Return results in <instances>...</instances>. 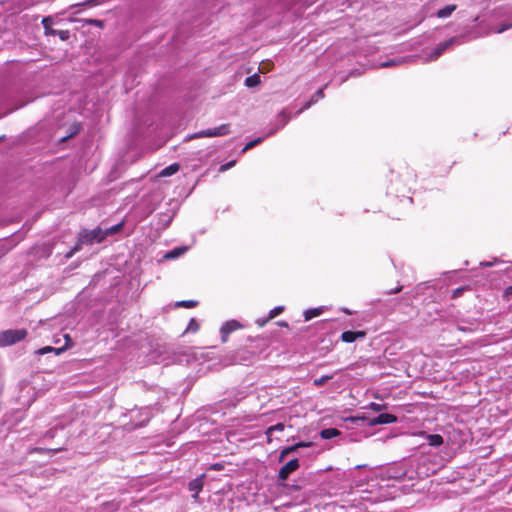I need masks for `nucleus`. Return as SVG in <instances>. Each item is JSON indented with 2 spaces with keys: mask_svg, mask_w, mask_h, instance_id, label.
Here are the masks:
<instances>
[{
  "mask_svg": "<svg viewBox=\"0 0 512 512\" xmlns=\"http://www.w3.org/2000/svg\"><path fill=\"white\" fill-rule=\"evenodd\" d=\"M122 227H123V222L110 227L106 231H103V233H107V236L111 235V234H115V233H118L122 229Z\"/></svg>",
  "mask_w": 512,
  "mask_h": 512,
  "instance_id": "obj_25",
  "label": "nucleus"
},
{
  "mask_svg": "<svg viewBox=\"0 0 512 512\" xmlns=\"http://www.w3.org/2000/svg\"><path fill=\"white\" fill-rule=\"evenodd\" d=\"M213 469L215 470H221L223 468V465L222 464H219V463H216L212 466Z\"/></svg>",
  "mask_w": 512,
  "mask_h": 512,
  "instance_id": "obj_44",
  "label": "nucleus"
},
{
  "mask_svg": "<svg viewBox=\"0 0 512 512\" xmlns=\"http://www.w3.org/2000/svg\"><path fill=\"white\" fill-rule=\"evenodd\" d=\"M504 295L507 297V298H510L512 296V285L507 287L505 289V292H504Z\"/></svg>",
  "mask_w": 512,
  "mask_h": 512,
  "instance_id": "obj_39",
  "label": "nucleus"
},
{
  "mask_svg": "<svg viewBox=\"0 0 512 512\" xmlns=\"http://www.w3.org/2000/svg\"><path fill=\"white\" fill-rule=\"evenodd\" d=\"M397 421V417L393 414L389 413H382L378 416L369 419L368 425L369 426H375V425H382V424H391L395 423Z\"/></svg>",
  "mask_w": 512,
  "mask_h": 512,
  "instance_id": "obj_7",
  "label": "nucleus"
},
{
  "mask_svg": "<svg viewBox=\"0 0 512 512\" xmlns=\"http://www.w3.org/2000/svg\"><path fill=\"white\" fill-rule=\"evenodd\" d=\"M72 128H73V131L69 135L63 137L61 139L62 141H66L67 139H69V138L73 137L74 135H76L77 133H79V131L81 129V126H80L79 123H76V124L73 125Z\"/></svg>",
  "mask_w": 512,
  "mask_h": 512,
  "instance_id": "obj_29",
  "label": "nucleus"
},
{
  "mask_svg": "<svg viewBox=\"0 0 512 512\" xmlns=\"http://www.w3.org/2000/svg\"><path fill=\"white\" fill-rule=\"evenodd\" d=\"M85 22L89 25H93L98 28H103L105 25L103 20H98V19H86Z\"/></svg>",
  "mask_w": 512,
  "mask_h": 512,
  "instance_id": "obj_28",
  "label": "nucleus"
},
{
  "mask_svg": "<svg viewBox=\"0 0 512 512\" xmlns=\"http://www.w3.org/2000/svg\"><path fill=\"white\" fill-rule=\"evenodd\" d=\"M468 289H469V287H468V286L459 287V288L454 289V290L452 291V295H451L452 299H456V298H458L459 296H461V295H462V293H463L464 291H466V290H468Z\"/></svg>",
  "mask_w": 512,
  "mask_h": 512,
  "instance_id": "obj_27",
  "label": "nucleus"
},
{
  "mask_svg": "<svg viewBox=\"0 0 512 512\" xmlns=\"http://www.w3.org/2000/svg\"><path fill=\"white\" fill-rule=\"evenodd\" d=\"M325 97V94H324V88H320L318 89L315 94L312 96V98L305 103L304 107L299 111H303L305 109H308L310 108L313 104H315L319 99H323Z\"/></svg>",
  "mask_w": 512,
  "mask_h": 512,
  "instance_id": "obj_12",
  "label": "nucleus"
},
{
  "mask_svg": "<svg viewBox=\"0 0 512 512\" xmlns=\"http://www.w3.org/2000/svg\"><path fill=\"white\" fill-rule=\"evenodd\" d=\"M277 325L282 326V327H288V323L285 321H278Z\"/></svg>",
  "mask_w": 512,
  "mask_h": 512,
  "instance_id": "obj_45",
  "label": "nucleus"
},
{
  "mask_svg": "<svg viewBox=\"0 0 512 512\" xmlns=\"http://www.w3.org/2000/svg\"><path fill=\"white\" fill-rule=\"evenodd\" d=\"M234 164H235V161H230V162L222 165L220 167V171H225V170L229 169L230 167H232Z\"/></svg>",
  "mask_w": 512,
  "mask_h": 512,
  "instance_id": "obj_38",
  "label": "nucleus"
},
{
  "mask_svg": "<svg viewBox=\"0 0 512 512\" xmlns=\"http://www.w3.org/2000/svg\"><path fill=\"white\" fill-rule=\"evenodd\" d=\"M296 450H297V446H295V445H292V446L284 448L280 452L279 460L283 461L286 456H288L289 454L295 452Z\"/></svg>",
  "mask_w": 512,
  "mask_h": 512,
  "instance_id": "obj_22",
  "label": "nucleus"
},
{
  "mask_svg": "<svg viewBox=\"0 0 512 512\" xmlns=\"http://www.w3.org/2000/svg\"><path fill=\"white\" fill-rule=\"evenodd\" d=\"M188 251L187 246H178L173 248L172 250L166 252L163 256L164 260H174Z\"/></svg>",
  "mask_w": 512,
  "mask_h": 512,
  "instance_id": "obj_11",
  "label": "nucleus"
},
{
  "mask_svg": "<svg viewBox=\"0 0 512 512\" xmlns=\"http://www.w3.org/2000/svg\"><path fill=\"white\" fill-rule=\"evenodd\" d=\"M198 329H199L198 322L194 318H192L188 323L186 331L196 332V331H198Z\"/></svg>",
  "mask_w": 512,
  "mask_h": 512,
  "instance_id": "obj_26",
  "label": "nucleus"
},
{
  "mask_svg": "<svg viewBox=\"0 0 512 512\" xmlns=\"http://www.w3.org/2000/svg\"><path fill=\"white\" fill-rule=\"evenodd\" d=\"M272 67H273V63L271 61L262 62L260 72L267 73L272 69Z\"/></svg>",
  "mask_w": 512,
  "mask_h": 512,
  "instance_id": "obj_32",
  "label": "nucleus"
},
{
  "mask_svg": "<svg viewBox=\"0 0 512 512\" xmlns=\"http://www.w3.org/2000/svg\"><path fill=\"white\" fill-rule=\"evenodd\" d=\"M333 378V375H323L320 378L314 379L313 384L316 387H320L324 385L327 381L331 380Z\"/></svg>",
  "mask_w": 512,
  "mask_h": 512,
  "instance_id": "obj_23",
  "label": "nucleus"
},
{
  "mask_svg": "<svg viewBox=\"0 0 512 512\" xmlns=\"http://www.w3.org/2000/svg\"><path fill=\"white\" fill-rule=\"evenodd\" d=\"M510 28H512V23L503 24V25H501V27H499L495 32H496V33H502V32H504L505 30L510 29Z\"/></svg>",
  "mask_w": 512,
  "mask_h": 512,
  "instance_id": "obj_36",
  "label": "nucleus"
},
{
  "mask_svg": "<svg viewBox=\"0 0 512 512\" xmlns=\"http://www.w3.org/2000/svg\"><path fill=\"white\" fill-rule=\"evenodd\" d=\"M64 348H54L52 346H45L43 348H40L36 351L38 355H44L47 353L54 352L56 355H59L63 352Z\"/></svg>",
  "mask_w": 512,
  "mask_h": 512,
  "instance_id": "obj_18",
  "label": "nucleus"
},
{
  "mask_svg": "<svg viewBox=\"0 0 512 512\" xmlns=\"http://www.w3.org/2000/svg\"><path fill=\"white\" fill-rule=\"evenodd\" d=\"M454 42V38H450L444 42H441L436 45L433 52L429 56L430 60L438 59L444 51H446Z\"/></svg>",
  "mask_w": 512,
  "mask_h": 512,
  "instance_id": "obj_8",
  "label": "nucleus"
},
{
  "mask_svg": "<svg viewBox=\"0 0 512 512\" xmlns=\"http://www.w3.org/2000/svg\"><path fill=\"white\" fill-rule=\"evenodd\" d=\"M402 286L401 285H398L397 287H392L391 289H389L387 291V294H396V293H399L401 290H402Z\"/></svg>",
  "mask_w": 512,
  "mask_h": 512,
  "instance_id": "obj_37",
  "label": "nucleus"
},
{
  "mask_svg": "<svg viewBox=\"0 0 512 512\" xmlns=\"http://www.w3.org/2000/svg\"><path fill=\"white\" fill-rule=\"evenodd\" d=\"M281 117H283V123L286 124L289 120L288 116L285 114V112H282L280 114Z\"/></svg>",
  "mask_w": 512,
  "mask_h": 512,
  "instance_id": "obj_42",
  "label": "nucleus"
},
{
  "mask_svg": "<svg viewBox=\"0 0 512 512\" xmlns=\"http://www.w3.org/2000/svg\"><path fill=\"white\" fill-rule=\"evenodd\" d=\"M79 236L81 237V242L92 244L94 242H102L107 237V233H103L102 229L97 227L93 230L84 229L79 233Z\"/></svg>",
  "mask_w": 512,
  "mask_h": 512,
  "instance_id": "obj_2",
  "label": "nucleus"
},
{
  "mask_svg": "<svg viewBox=\"0 0 512 512\" xmlns=\"http://www.w3.org/2000/svg\"><path fill=\"white\" fill-rule=\"evenodd\" d=\"M295 446H297V449L300 448V447H309V446H311V443H309V442H299V443H296Z\"/></svg>",
  "mask_w": 512,
  "mask_h": 512,
  "instance_id": "obj_40",
  "label": "nucleus"
},
{
  "mask_svg": "<svg viewBox=\"0 0 512 512\" xmlns=\"http://www.w3.org/2000/svg\"><path fill=\"white\" fill-rule=\"evenodd\" d=\"M93 4H97V0H87L86 2L83 3V5H93Z\"/></svg>",
  "mask_w": 512,
  "mask_h": 512,
  "instance_id": "obj_43",
  "label": "nucleus"
},
{
  "mask_svg": "<svg viewBox=\"0 0 512 512\" xmlns=\"http://www.w3.org/2000/svg\"><path fill=\"white\" fill-rule=\"evenodd\" d=\"M198 304L195 300H184L177 303V306L185 307V308H194Z\"/></svg>",
  "mask_w": 512,
  "mask_h": 512,
  "instance_id": "obj_24",
  "label": "nucleus"
},
{
  "mask_svg": "<svg viewBox=\"0 0 512 512\" xmlns=\"http://www.w3.org/2000/svg\"><path fill=\"white\" fill-rule=\"evenodd\" d=\"M370 408L373 410V411H381L382 409L385 408V405H382V404H378V403H371L370 404Z\"/></svg>",
  "mask_w": 512,
  "mask_h": 512,
  "instance_id": "obj_35",
  "label": "nucleus"
},
{
  "mask_svg": "<svg viewBox=\"0 0 512 512\" xmlns=\"http://www.w3.org/2000/svg\"><path fill=\"white\" fill-rule=\"evenodd\" d=\"M456 8L457 6L455 4L447 5L444 8L437 11V17L447 18L456 10Z\"/></svg>",
  "mask_w": 512,
  "mask_h": 512,
  "instance_id": "obj_15",
  "label": "nucleus"
},
{
  "mask_svg": "<svg viewBox=\"0 0 512 512\" xmlns=\"http://www.w3.org/2000/svg\"><path fill=\"white\" fill-rule=\"evenodd\" d=\"M261 82L259 74L255 73L245 79V85L249 88L256 87Z\"/></svg>",
  "mask_w": 512,
  "mask_h": 512,
  "instance_id": "obj_19",
  "label": "nucleus"
},
{
  "mask_svg": "<svg viewBox=\"0 0 512 512\" xmlns=\"http://www.w3.org/2000/svg\"><path fill=\"white\" fill-rule=\"evenodd\" d=\"M403 213L391 212L390 216L395 219H400Z\"/></svg>",
  "mask_w": 512,
  "mask_h": 512,
  "instance_id": "obj_41",
  "label": "nucleus"
},
{
  "mask_svg": "<svg viewBox=\"0 0 512 512\" xmlns=\"http://www.w3.org/2000/svg\"><path fill=\"white\" fill-rule=\"evenodd\" d=\"M241 327L242 325L237 320H230L225 322L220 329L222 342H226L228 340L229 334L240 329Z\"/></svg>",
  "mask_w": 512,
  "mask_h": 512,
  "instance_id": "obj_6",
  "label": "nucleus"
},
{
  "mask_svg": "<svg viewBox=\"0 0 512 512\" xmlns=\"http://www.w3.org/2000/svg\"><path fill=\"white\" fill-rule=\"evenodd\" d=\"M229 124H222L215 128H210L206 130L199 131L195 133L191 138H203V137H218V136H225L229 134L230 129Z\"/></svg>",
  "mask_w": 512,
  "mask_h": 512,
  "instance_id": "obj_3",
  "label": "nucleus"
},
{
  "mask_svg": "<svg viewBox=\"0 0 512 512\" xmlns=\"http://www.w3.org/2000/svg\"><path fill=\"white\" fill-rule=\"evenodd\" d=\"M282 311H283V307H281V306L280 307H275L273 310L270 311L269 319L274 318L275 316H277Z\"/></svg>",
  "mask_w": 512,
  "mask_h": 512,
  "instance_id": "obj_34",
  "label": "nucleus"
},
{
  "mask_svg": "<svg viewBox=\"0 0 512 512\" xmlns=\"http://www.w3.org/2000/svg\"><path fill=\"white\" fill-rule=\"evenodd\" d=\"M180 169V165L178 163H173L169 166H167L166 168H164L163 170H161V172L159 173V176L160 177H168V176H171L175 173H177Z\"/></svg>",
  "mask_w": 512,
  "mask_h": 512,
  "instance_id": "obj_14",
  "label": "nucleus"
},
{
  "mask_svg": "<svg viewBox=\"0 0 512 512\" xmlns=\"http://www.w3.org/2000/svg\"><path fill=\"white\" fill-rule=\"evenodd\" d=\"M299 460L297 458L291 459L288 461L278 473V478L282 481L288 479L289 475L296 471L299 468Z\"/></svg>",
  "mask_w": 512,
  "mask_h": 512,
  "instance_id": "obj_5",
  "label": "nucleus"
},
{
  "mask_svg": "<svg viewBox=\"0 0 512 512\" xmlns=\"http://www.w3.org/2000/svg\"><path fill=\"white\" fill-rule=\"evenodd\" d=\"M28 332L26 329L5 330L0 332V347L10 346L24 340Z\"/></svg>",
  "mask_w": 512,
  "mask_h": 512,
  "instance_id": "obj_1",
  "label": "nucleus"
},
{
  "mask_svg": "<svg viewBox=\"0 0 512 512\" xmlns=\"http://www.w3.org/2000/svg\"><path fill=\"white\" fill-rule=\"evenodd\" d=\"M366 336L365 331H344L341 334V340L346 343H352L357 339H362Z\"/></svg>",
  "mask_w": 512,
  "mask_h": 512,
  "instance_id": "obj_9",
  "label": "nucleus"
},
{
  "mask_svg": "<svg viewBox=\"0 0 512 512\" xmlns=\"http://www.w3.org/2000/svg\"><path fill=\"white\" fill-rule=\"evenodd\" d=\"M425 437L428 444L433 447H439L444 442L443 437L439 434H427Z\"/></svg>",
  "mask_w": 512,
  "mask_h": 512,
  "instance_id": "obj_13",
  "label": "nucleus"
},
{
  "mask_svg": "<svg viewBox=\"0 0 512 512\" xmlns=\"http://www.w3.org/2000/svg\"><path fill=\"white\" fill-rule=\"evenodd\" d=\"M262 141L261 138H257V139H254L250 142H248L244 148L242 149V152H246L248 151L249 149L253 148L255 145H257L258 143H260Z\"/></svg>",
  "mask_w": 512,
  "mask_h": 512,
  "instance_id": "obj_31",
  "label": "nucleus"
},
{
  "mask_svg": "<svg viewBox=\"0 0 512 512\" xmlns=\"http://www.w3.org/2000/svg\"><path fill=\"white\" fill-rule=\"evenodd\" d=\"M322 312H323L322 308L308 309V310L304 311V319H305V321H309V320L313 319L314 317L321 315Z\"/></svg>",
  "mask_w": 512,
  "mask_h": 512,
  "instance_id": "obj_17",
  "label": "nucleus"
},
{
  "mask_svg": "<svg viewBox=\"0 0 512 512\" xmlns=\"http://www.w3.org/2000/svg\"><path fill=\"white\" fill-rule=\"evenodd\" d=\"M284 430V424L282 423H277L276 425H273V426H270L267 431H266V435H267V438H268V442L271 441V433L273 431H283Z\"/></svg>",
  "mask_w": 512,
  "mask_h": 512,
  "instance_id": "obj_21",
  "label": "nucleus"
},
{
  "mask_svg": "<svg viewBox=\"0 0 512 512\" xmlns=\"http://www.w3.org/2000/svg\"><path fill=\"white\" fill-rule=\"evenodd\" d=\"M53 20L50 16L44 17L42 20V25L44 28L45 35L48 36H58L62 41H66L70 37L69 30H61V31H54L52 28Z\"/></svg>",
  "mask_w": 512,
  "mask_h": 512,
  "instance_id": "obj_4",
  "label": "nucleus"
},
{
  "mask_svg": "<svg viewBox=\"0 0 512 512\" xmlns=\"http://www.w3.org/2000/svg\"><path fill=\"white\" fill-rule=\"evenodd\" d=\"M83 244H86L85 242H81V237L79 236L78 237V242L76 243V245L66 254V258L69 259L71 258L76 252L80 251L81 248H82V245Z\"/></svg>",
  "mask_w": 512,
  "mask_h": 512,
  "instance_id": "obj_20",
  "label": "nucleus"
},
{
  "mask_svg": "<svg viewBox=\"0 0 512 512\" xmlns=\"http://www.w3.org/2000/svg\"><path fill=\"white\" fill-rule=\"evenodd\" d=\"M203 485H204V475L197 477V478L193 479L192 481H190L189 490L191 492H193L192 497L194 499L198 498V494L203 489Z\"/></svg>",
  "mask_w": 512,
  "mask_h": 512,
  "instance_id": "obj_10",
  "label": "nucleus"
},
{
  "mask_svg": "<svg viewBox=\"0 0 512 512\" xmlns=\"http://www.w3.org/2000/svg\"><path fill=\"white\" fill-rule=\"evenodd\" d=\"M64 448H55V449H46V448H42V447H36L33 449V452H36V453H44V452H59V451H63Z\"/></svg>",
  "mask_w": 512,
  "mask_h": 512,
  "instance_id": "obj_30",
  "label": "nucleus"
},
{
  "mask_svg": "<svg viewBox=\"0 0 512 512\" xmlns=\"http://www.w3.org/2000/svg\"><path fill=\"white\" fill-rule=\"evenodd\" d=\"M400 202L403 204V206L406 208V210H408L413 204V199H412V197H406V198L402 199Z\"/></svg>",
  "mask_w": 512,
  "mask_h": 512,
  "instance_id": "obj_33",
  "label": "nucleus"
},
{
  "mask_svg": "<svg viewBox=\"0 0 512 512\" xmlns=\"http://www.w3.org/2000/svg\"><path fill=\"white\" fill-rule=\"evenodd\" d=\"M340 431L336 428H326L320 432V436L323 439H332L340 435Z\"/></svg>",
  "mask_w": 512,
  "mask_h": 512,
  "instance_id": "obj_16",
  "label": "nucleus"
}]
</instances>
